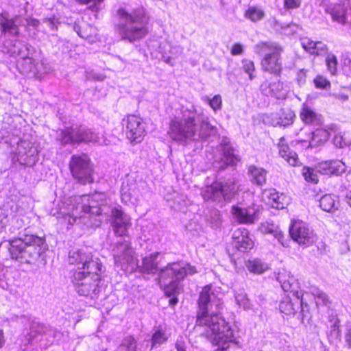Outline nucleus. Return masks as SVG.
I'll return each mask as SVG.
<instances>
[{
	"label": "nucleus",
	"mask_w": 351,
	"mask_h": 351,
	"mask_svg": "<svg viewBox=\"0 0 351 351\" xmlns=\"http://www.w3.org/2000/svg\"><path fill=\"white\" fill-rule=\"evenodd\" d=\"M300 117L306 124L318 125L321 123V115L316 113L306 104L302 105L300 112Z\"/></svg>",
	"instance_id": "obj_31"
},
{
	"label": "nucleus",
	"mask_w": 351,
	"mask_h": 351,
	"mask_svg": "<svg viewBox=\"0 0 351 351\" xmlns=\"http://www.w3.org/2000/svg\"><path fill=\"white\" fill-rule=\"evenodd\" d=\"M158 256L159 253L155 252L148 256H145L143 259L142 265L139 266L138 265L137 269H139L141 272L147 274H155L157 271H158L159 274L162 269L158 270V263L157 261Z\"/></svg>",
	"instance_id": "obj_28"
},
{
	"label": "nucleus",
	"mask_w": 351,
	"mask_h": 351,
	"mask_svg": "<svg viewBox=\"0 0 351 351\" xmlns=\"http://www.w3.org/2000/svg\"><path fill=\"white\" fill-rule=\"evenodd\" d=\"M26 23L27 25L32 26L34 28H37L40 24V21L34 18L26 19Z\"/></svg>",
	"instance_id": "obj_63"
},
{
	"label": "nucleus",
	"mask_w": 351,
	"mask_h": 351,
	"mask_svg": "<svg viewBox=\"0 0 351 351\" xmlns=\"http://www.w3.org/2000/svg\"><path fill=\"white\" fill-rule=\"evenodd\" d=\"M222 147V158L216 162V167L219 170L223 171L228 166H234L239 161V156L234 153V149L230 142L224 141L221 143Z\"/></svg>",
	"instance_id": "obj_22"
},
{
	"label": "nucleus",
	"mask_w": 351,
	"mask_h": 351,
	"mask_svg": "<svg viewBox=\"0 0 351 351\" xmlns=\"http://www.w3.org/2000/svg\"><path fill=\"white\" fill-rule=\"evenodd\" d=\"M29 330L30 337H34L38 335H43L48 330V327L38 322L32 321L30 325Z\"/></svg>",
	"instance_id": "obj_43"
},
{
	"label": "nucleus",
	"mask_w": 351,
	"mask_h": 351,
	"mask_svg": "<svg viewBox=\"0 0 351 351\" xmlns=\"http://www.w3.org/2000/svg\"><path fill=\"white\" fill-rule=\"evenodd\" d=\"M341 337V330H330L329 337L334 339H339Z\"/></svg>",
	"instance_id": "obj_64"
},
{
	"label": "nucleus",
	"mask_w": 351,
	"mask_h": 351,
	"mask_svg": "<svg viewBox=\"0 0 351 351\" xmlns=\"http://www.w3.org/2000/svg\"><path fill=\"white\" fill-rule=\"evenodd\" d=\"M255 51L257 53H265L262 60V68L265 71L279 75L282 71L281 53L283 49L273 42H261L256 45Z\"/></svg>",
	"instance_id": "obj_9"
},
{
	"label": "nucleus",
	"mask_w": 351,
	"mask_h": 351,
	"mask_svg": "<svg viewBox=\"0 0 351 351\" xmlns=\"http://www.w3.org/2000/svg\"><path fill=\"white\" fill-rule=\"evenodd\" d=\"M206 219L207 223L213 228H219L222 221L220 212L215 208L210 209L207 211Z\"/></svg>",
	"instance_id": "obj_36"
},
{
	"label": "nucleus",
	"mask_w": 351,
	"mask_h": 351,
	"mask_svg": "<svg viewBox=\"0 0 351 351\" xmlns=\"http://www.w3.org/2000/svg\"><path fill=\"white\" fill-rule=\"evenodd\" d=\"M127 138L134 143H141L146 134L145 123L136 115H128L123 120Z\"/></svg>",
	"instance_id": "obj_16"
},
{
	"label": "nucleus",
	"mask_w": 351,
	"mask_h": 351,
	"mask_svg": "<svg viewBox=\"0 0 351 351\" xmlns=\"http://www.w3.org/2000/svg\"><path fill=\"white\" fill-rule=\"evenodd\" d=\"M69 263L72 265H77L76 270L87 271L91 269L92 271H100L101 269V263L99 258H93L90 253H86L82 250H72L69 254Z\"/></svg>",
	"instance_id": "obj_15"
},
{
	"label": "nucleus",
	"mask_w": 351,
	"mask_h": 351,
	"mask_svg": "<svg viewBox=\"0 0 351 351\" xmlns=\"http://www.w3.org/2000/svg\"><path fill=\"white\" fill-rule=\"evenodd\" d=\"M333 142H334V145L337 147L341 148V147H343L344 145H346V143L343 142V137L341 135H336L334 137Z\"/></svg>",
	"instance_id": "obj_62"
},
{
	"label": "nucleus",
	"mask_w": 351,
	"mask_h": 351,
	"mask_svg": "<svg viewBox=\"0 0 351 351\" xmlns=\"http://www.w3.org/2000/svg\"><path fill=\"white\" fill-rule=\"evenodd\" d=\"M345 341L349 349L351 350V323H348L345 331Z\"/></svg>",
	"instance_id": "obj_58"
},
{
	"label": "nucleus",
	"mask_w": 351,
	"mask_h": 351,
	"mask_svg": "<svg viewBox=\"0 0 351 351\" xmlns=\"http://www.w3.org/2000/svg\"><path fill=\"white\" fill-rule=\"evenodd\" d=\"M328 70L332 75H335L337 70V57L332 53L327 56L326 58Z\"/></svg>",
	"instance_id": "obj_47"
},
{
	"label": "nucleus",
	"mask_w": 351,
	"mask_h": 351,
	"mask_svg": "<svg viewBox=\"0 0 351 351\" xmlns=\"http://www.w3.org/2000/svg\"><path fill=\"white\" fill-rule=\"evenodd\" d=\"M314 84L318 88L326 89L330 87V81L322 75H317L314 79Z\"/></svg>",
	"instance_id": "obj_49"
},
{
	"label": "nucleus",
	"mask_w": 351,
	"mask_h": 351,
	"mask_svg": "<svg viewBox=\"0 0 351 351\" xmlns=\"http://www.w3.org/2000/svg\"><path fill=\"white\" fill-rule=\"evenodd\" d=\"M291 239L300 245L309 246L317 239L315 234L310 230L306 223L300 220L294 221L289 227Z\"/></svg>",
	"instance_id": "obj_17"
},
{
	"label": "nucleus",
	"mask_w": 351,
	"mask_h": 351,
	"mask_svg": "<svg viewBox=\"0 0 351 351\" xmlns=\"http://www.w3.org/2000/svg\"><path fill=\"white\" fill-rule=\"evenodd\" d=\"M306 72L307 70L302 69H300L297 73L296 81L300 86L304 85L306 83Z\"/></svg>",
	"instance_id": "obj_56"
},
{
	"label": "nucleus",
	"mask_w": 351,
	"mask_h": 351,
	"mask_svg": "<svg viewBox=\"0 0 351 351\" xmlns=\"http://www.w3.org/2000/svg\"><path fill=\"white\" fill-rule=\"evenodd\" d=\"M295 117L294 112L290 108H282L275 115L276 121L273 124L287 126L293 123Z\"/></svg>",
	"instance_id": "obj_32"
},
{
	"label": "nucleus",
	"mask_w": 351,
	"mask_h": 351,
	"mask_svg": "<svg viewBox=\"0 0 351 351\" xmlns=\"http://www.w3.org/2000/svg\"><path fill=\"white\" fill-rule=\"evenodd\" d=\"M320 5L330 16L333 22L343 25L351 24V4L348 0L339 1L337 3L324 0Z\"/></svg>",
	"instance_id": "obj_12"
},
{
	"label": "nucleus",
	"mask_w": 351,
	"mask_h": 351,
	"mask_svg": "<svg viewBox=\"0 0 351 351\" xmlns=\"http://www.w3.org/2000/svg\"><path fill=\"white\" fill-rule=\"evenodd\" d=\"M222 308L223 302L211 287H204L198 300L196 324L205 327V336L214 344L230 342L234 338L230 326L219 315Z\"/></svg>",
	"instance_id": "obj_1"
},
{
	"label": "nucleus",
	"mask_w": 351,
	"mask_h": 351,
	"mask_svg": "<svg viewBox=\"0 0 351 351\" xmlns=\"http://www.w3.org/2000/svg\"><path fill=\"white\" fill-rule=\"evenodd\" d=\"M316 170L324 175L340 176L346 171V165L341 160H329L319 162Z\"/></svg>",
	"instance_id": "obj_25"
},
{
	"label": "nucleus",
	"mask_w": 351,
	"mask_h": 351,
	"mask_svg": "<svg viewBox=\"0 0 351 351\" xmlns=\"http://www.w3.org/2000/svg\"><path fill=\"white\" fill-rule=\"evenodd\" d=\"M136 341L132 336L123 339L117 348V351H136Z\"/></svg>",
	"instance_id": "obj_40"
},
{
	"label": "nucleus",
	"mask_w": 351,
	"mask_h": 351,
	"mask_svg": "<svg viewBox=\"0 0 351 351\" xmlns=\"http://www.w3.org/2000/svg\"><path fill=\"white\" fill-rule=\"evenodd\" d=\"M237 191V186L234 182L228 181L224 183L215 182L210 186H207L202 192L204 200L220 202L223 198L230 201Z\"/></svg>",
	"instance_id": "obj_13"
},
{
	"label": "nucleus",
	"mask_w": 351,
	"mask_h": 351,
	"mask_svg": "<svg viewBox=\"0 0 351 351\" xmlns=\"http://www.w3.org/2000/svg\"><path fill=\"white\" fill-rule=\"evenodd\" d=\"M210 107L215 110H220L222 105V99L219 95H215L212 99L209 101Z\"/></svg>",
	"instance_id": "obj_53"
},
{
	"label": "nucleus",
	"mask_w": 351,
	"mask_h": 351,
	"mask_svg": "<svg viewBox=\"0 0 351 351\" xmlns=\"http://www.w3.org/2000/svg\"><path fill=\"white\" fill-rule=\"evenodd\" d=\"M58 140L61 145L80 144V143H99V136L93 130L84 126L75 128H66L60 131Z\"/></svg>",
	"instance_id": "obj_11"
},
{
	"label": "nucleus",
	"mask_w": 351,
	"mask_h": 351,
	"mask_svg": "<svg viewBox=\"0 0 351 351\" xmlns=\"http://www.w3.org/2000/svg\"><path fill=\"white\" fill-rule=\"evenodd\" d=\"M296 301L301 308L300 315L301 316L302 322L304 323L305 319L308 321L311 319V317L309 316L308 305L306 303L303 302L302 296L298 300H296Z\"/></svg>",
	"instance_id": "obj_48"
},
{
	"label": "nucleus",
	"mask_w": 351,
	"mask_h": 351,
	"mask_svg": "<svg viewBox=\"0 0 351 351\" xmlns=\"http://www.w3.org/2000/svg\"><path fill=\"white\" fill-rule=\"evenodd\" d=\"M248 173L252 177V182L256 184L262 186L266 182L267 172L264 169L250 165L248 168Z\"/></svg>",
	"instance_id": "obj_34"
},
{
	"label": "nucleus",
	"mask_w": 351,
	"mask_h": 351,
	"mask_svg": "<svg viewBox=\"0 0 351 351\" xmlns=\"http://www.w3.org/2000/svg\"><path fill=\"white\" fill-rule=\"evenodd\" d=\"M302 45L306 51L313 54V50L316 47V42H314L308 38H304L302 40Z\"/></svg>",
	"instance_id": "obj_54"
},
{
	"label": "nucleus",
	"mask_w": 351,
	"mask_h": 351,
	"mask_svg": "<svg viewBox=\"0 0 351 351\" xmlns=\"http://www.w3.org/2000/svg\"><path fill=\"white\" fill-rule=\"evenodd\" d=\"M311 293L315 297V303L317 306H327L329 304L330 301L328 295L322 291L317 288H313Z\"/></svg>",
	"instance_id": "obj_42"
},
{
	"label": "nucleus",
	"mask_w": 351,
	"mask_h": 351,
	"mask_svg": "<svg viewBox=\"0 0 351 351\" xmlns=\"http://www.w3.org/2000/svg\"><path fill=\"white\" fill-rule=\"evenodd\" d=\"M235 300L237 304L243 307L244 309H249L251 307V303L248 299L247 294L243 291H240L235 293Z\"/></svg>",
	"instance_id": "obj_45"
},
{
	"label": "nucleus",
	"mask_w": 351,
	"mask_h": 351,
	"mask_svg": "<svg viewBox=\"0 0 351 351\" xmlns=\"http://www.w3.org/2000/svg\"><path fill=\"white\" fill-rule=\"evenodd\" d=\"M73 203L69 220V223H75L77 219L82 218L84 214L90 213L95 215H104L103 208L104 206L110 207V200L107 199L104 193H95L92 195H85L76 197L70 200Z\"/></svg>",
	"instance_id": "obj_5"
},
{
	"label": "nucleus",
	"mask_w": 351,
	"mask_h": 351,
	"mask_svg": "<svg viewBox=\"0 0 351 351\" xmlns=\"http://www.w3.org/2000/svg\"><path fill=\"white\" fill-rule=\"evenodd\" d=\"M279 155L284 158L290 165L296 166L298 162V155L291 150L285 143V137H281L278 143Z\"/></svg>",
	"instance_id": "obj_29"
},
{
	"label": "nucleus",
	"mask_w": 351,
	"mask_h": 351,
	"mask_svg": "<svg viewBox=\"0 0 351 351\" xmlns=\"http://www.w3.org/2000/svg\"><path fill=\"white\" fill-rule=\"evenodd\" d=\"M151 333V350L166 343L171 335L169 330L164 325L154 326Z\"/></svg>",
	"instance_id": "obj_26"
},
{
	"label": "nucleus",
	"mask_w": 351,
	"mask_h": 351,
	"mask_svg": "<svg viewBox=\"0 0 351 351\" xmlns=\"http://www.w3.org/2000/svg\"><path fill=\"white\" fill-rule=\"evenodd\" d=\"M242 63L244 71L249 74V77L251 80H253L255 77L252 73V72L255 70L254 62L249 60H243Z\"/></svg>",
	"instance_id": "obj_50"
},
{
	"label": "nucleus",
	"mask_w": 351,
	"mask_h": 351,
	"mask_svg": "<svg viewBox=\"0 0 351 351\" xmlns=\"http://www.w3.org/2000/svg\"><path fill=\"white\" fill-rule=\"evenodd\" d=\"M114 264L127 272H134L138 268V260L129 240L120 239L111 245Z\"/></svg>",
	"instance_id": "obj_8"
},
{
	"label": "nucleus",
	"mask_w": 351,
	"mask_h": 351,
	"mask_svg": "<svg viewBox=\"0 0 351 351\" xmlns=\"http://www.w3.org/2000/svg\"><path fill=\"white\" fill-rule=\"evenodd\" d=\"M69 169L72 176L78 183L85 185L94 182V167L88 155H73L69 162Z\"/></svg>",
	"instance_id": "obj_10"
},
{
	"label": "nucleus",
	"mask_w": 351,
	"mask_h": 351,
	"mask_svg": "<svg viewBox=\"0 0 351 351\" xmlns=\"http://www.w3.org/2000/svg\"><path fill=\"white\" fill-rule=\"evenodd\" d=\"M317 170L308 167H304L302 169V176L306 181L316 184L318 182V176Z\"/></svg>",
	"instance_id": "obj_44"
},
{
	"label": "nucleus",
	"mask_w": 351,
	"mask_h": 351,
	"mask_svg": "<svg viewBox=\"0 0 351 351\" xmlns=\"http://www.w3.org/2000/svg\"><path fill=\"white\" fill-rule=\"evenodd\" d=\"M177 351H186V341L185 338L180 336L179 337L175 344Z\"/></svg>",
	"instance_id": "obj_59"
},
{
	"label": "nucleus",
	"mask_w": 351,
	"mask_h": 351,
	"mask_svg": "<svg viewBox=\"0 0 351 351\" xmlns=\"http://www.w3.org/2000/svg\"><path fill=\"white\" fill-rule=\"evenodd\" d=\"M104 216L110 217L111 226L115 234L118 237L127 236L128 230L131 226L130 217L123 210L116 207H106L103 208Z\"/></svg>",
	"instance_id": "obj_14"
},
{
	"label": "nucleus",
	"mask_w": 351,
	"mask_h": 351,
	"mask_svg": "<svg viewBox=\"0 0 351 351\" xmlns=\"http://www.w3.org/2000/svg\"><path fill=\"white\" fill-rule=\"evenodd\" d=\"M243 52V46L239 43L234 44L231 49V53L234 56L241 55Z\"/></svg>",
	"instance_id": "obj_61"
},
{
	"label": "nucleus",
	"mask_w": 351,
	"mask_h": 351,
	"mask_svg": "<svg viewBox=\"0 0 351 351\" xmlns=\"http://www.w3.org/2000/svg\"><path fill=\"white\" fill-rule=\"evenodd\" d=\"M198 116L195 112L183 113L182 118L175 117L171 121L169 134L175 141L186 144L197 141Z\"/></svg>",
	"instance_id": "obj_6"
},
{
	"label": "nucleus",
	"mask_w": 351,
	"mask_h": 351,
	"mask_svg": "<svg viewBox=\"0 0 351 351\" xmlns=\"http://www.w3.org/2000/svg\"><path fill=\"white\" fill-rule=\"evenodd\" d=\"M119 21L116 31L121 40L130 43L138 41L149 34V17L143 8L128 12L123 8L118 10Z\"/></svg>",
	"instance_id": "obj_3"
},
{
	"label": "nucleus",
	"mask_w": 351,
	"mask_h": 351,
	"mask_svg": "<svg viewBox=\"0 0 351 351\" xmlns=\"http://www.w3.org/2000/svg\"><path fill=\"white\" fill-rule=\"evenodd\" d=\"M328 133L323 130H316L311 132V138L308 147H313L323 143L327 140Z\"/></svg>",
	"instance_id": "obj_37"
},
{
	"label": "nucleus",
	"mask_w": 351,
	"mask_h": 351,
	"mask_svg": "<svg viewBox=\"0 0 351 351\" xmlns=\"http://www.w3.org/2000/svg\"><path fill=\"white\" fill-rule=\"evenodd\" d=\"M11 258L23 263L34 264L48 250L45 237L25 234L5 241Z\"/></svg>",
	"instance_id": "obj_2"
},
{
	"label": "nucleus",
	"mask_w": 351,
	"mask_h": 351,
	"mask_svg": "<svg viewBox=\"0 0 351 351\" xmlns=\"http://www.w3.org/2000/svg\"><path fill=\"white\" fill-rule=\"evenodd\" d=\"M320 208L326 212L332 213L338 208L337 197L332 195H325L319 199Z\"/></svg>",
	"instance_id": "obj_35"
},
{
	"label": "nucleus",
	"mask_w": 351,
	"mask_h": 351,
	"mask_svg": "<svg viewBox=\"0 0 351 351\" xmlns=\"http://www.w3.org/2000/svg\"><path fill=\"white\" fill-rule=\"evenodd\" d=\"M197 272L195 267L187 263L178 262L169 263L162 268L159 274V285L163 289L165 295L171 298L169 304L175 306L178 300L176 294L180 289V283L187 275Z\"/></svg>",
	"instance_id": "obj_4"
},
{
	"label": "nucleus",
	"mask_w": 351,
	"mask_h": 351,
	"mask_svg": "<svg viewBox=\"0 0 351 351\" xmlns=\"http://www.w3.org/2000/svg\"><path fill=\"white\" fill-rule=\"evenodd\" d=\"M197 141H206L210 137H215L218 135L217 128L211 125L206 119H199L198 117Z\"/></svg>",
	"instance_id": "obj_27"
},
{
	"label": "nucleus",
	"mask_w": 351,
	"mask_h": 351,
	"mask_svg": "<svg viewBox=\"0 0 351 351\" xmlns=\"http://www.w3.org/2000/svg\"><path fill=\"white\" fill-rule=\"evenodd\" d=\"M289 199L286 195L274 190L269 196V203L276 209H283L288 204Z\"/></svg>",
	"instance_id": "obj_33"
},
{
	"label": "nucleus",
	"mask_w": 351,
	"mask_h": 351,
	"mask_svg": "<svg viewBox=\"0 0 351 351\" xmlns=\"http://www.w3.org/2000/svg\"><path fill=\"white\" fill-rule=\"evenodd\" d=\"M43 23H46L51 30H57L59 24L56 18H46L43 19Z\"/></svg>",
	"instance_id": "obj_57"
},
{
	"label": "nucleus",
	"mask_w": 351,
	"mask_h": 351,
	"mask_svg": "<svg viewBox=\"0 0 351 351\" xmlns=\"http://www.w3.org/2000/svg\"><path fill=\"white\" fill-rule=\"evenodd\" d=\"M260 90L264 95L278 99H285L287 94V90L284 88V84L280 81L271 82L265 80L261 84Z\"/></svg>",
	"instance_id": "obj_23"
},
{
	"label": "nucleus",
	"mask_w": 351,
	"mask_h": 351,
	"mask_svg": "<svg viewBox=\"0 0 351 351\" xmlns=\"http://www.w3.org/2000/svg\"><path fill=\"white\" fill-rule=\"evenodd\" d=\"M247 267L250 271L256 274L263 273L268 269L267 265L263 263L260 259H254L253 261H250L247 263Z\"/></svg>",
	"instance_id": "obj_39"
},
{
	"label": "nucleus",
	"mask_w": 351,
	"mask_h": 351,
	"mask_svg": "<svg viewBox=\"0 0 351 351\" xmlns=\"http://www.w3.org/2000/svg\"><path fill=\"white\" fill-rule=\"evenodd\" d=\"M294 304L292 302L290 295H288L280 302L279 304L280 311L286 315H294L295 313V308Z\"/></svg>",
	"instance_id": "obj_38"
},
{
	"label": "nucleus",
	"mask_w": 351,
	"mask_h": 351,
	"mask_svg": "<svg viewBox=\"0 0 351 351\" xmlns=\"http://www.w3.org/2000/svg\"><path fill=\"white\" fill-rule=\"evenodd\" d=\"M77 1L81 3L88 5L89 9H90L92 11L97 12L100 9V8H99L100 3L102 2L104 0H77Z\"/></svg>",
	"instance_id": "obj_51"
},
{
	"label": "nucleus",
	"mask_w": 351,
	"mask_h": 351,
	"mask_svg": "<svg viewBox=\"0 0 351 351\" xmlns=\"http://www.w3.org/2000/svg\"><path fill=\"white\" fill-rule=\"evenodd\" d=\"M277 280L281 285L282 289L285 292H289L293 296L295 297V299L298 300L302 294L298 291V282L293 276L286 270L280 271L277 276Z\"/></svg>",
	"instance_id": "obj_21"
},
{
	"label": "nucleus",
	"mask_w": 351,
	"mask_h": 351,
	"mask_svg": "<svg viewBox=\"0 0 351 351\" xmlns=\"http://www.w3.org/2000/svg\"><path fill=\"white\" fill-rule=\"evenodd\" d=\"M27 146L29 147V149L27 152H24V156H25L26 158L23 159V161L26 164H34L37 159L38 151L36 147L29 146V143Z\"/></svg>",
	"instance_id": "obj_46"
},
{
	"label": "nucleus",
	"mask_w": 351,
	"mask_h": 351,
	"mask_svg": "<svg viewBox=\"0 0 351 351\" xmlns=\"http://www.w3.org/2000/svg\"><path fill=\"white\" fill-rule=\"evenodd\" d=\"M3 51L11 56H18L19 58L30 55L34 48L29 44L16 39H9L4 42Z\"/></svg>",
	"instance_id": "obj_20"
},
{
	"label": "nucleus",
	"mask_w": 351,
	"mask_h": 351,
	"mask_svg": "<svg viewBox=\"0 0 351 351\" xmlns=\"http://www.w3.org/2000/svg\"><path fill=\"white\" fill-rule=\"evenodd\" d=\"M245 16L253 22L261 20L265 16V12L256 7H250L245 13Z\"/></svg>",
	"instance_id": "obj_41"
},
{
	"label": "nucleus",
	"mask_w": 351,
	"mask_h": 351,
	"mask_svg": "<svg viewBox=\"0 0 351 351\" xmlns=\"http://www.w3.org/2000/svg\"><path fill=\"white\" fill-rule=\"evenodd\" d=\"M233 245L239 251L245 252L254 247V241L249 237V232L245 228L236 230L232 234Z\"/></svg>",
	"instance_id": "obj_24"
},
{
	"label": "nucleus",
	"mask_w": 351,
	"mask_h": 351,
	"mask_svg": "<svg viewBox=\"0 0 351 351\" xmlns=\"http://www.w3.org/2000/svg\"><path fill=\"white\" fill-rule=\"evenodd\" d=\"M19 17L14 19H8L5 16L0 14V30L2 33L9 34L12 36H16L19 33V27L16 22Z\"/></svg>",
	"instance_id": "obj_30"
},
{
	"label": "nucleus",
	"mask_w": 351,
	"mask_h": 351,
	"mask_svg": "<svg viewBox=\"0 0 351 351\" xmlns=\"http://www.w3.org/2000/svg\"><path fill=\"white\" fill-rule=\"evenodd\" d=\"M284 4L288 9H294L300 5V0H284Z\"/></svg>",
	"instance_id": "obj_60"
},
{
	"label": "nucleus",
	"mask_w": 351,
	"mask_h": 351,
	"mask_svg": "<svg viewBox=\"0 0 351 351\" xmlns=\"http://www.w3.org/2000/svg\"><path fill=\"white\" fill-rule=\"evenodd\" d=\"M327 46L326 45L322 43V42H316V47L313 50V54H315L317 56L325 54L327 52Z\"/></svg>",
	"instance_id": "obj_55"
},
{
	"label": "nucleus",
	"mask_w": 351,
	"mask_h": 351,
	"mask_svg": "<svg viewBox=\"0 0 351 351\" xmlns=\"http://www.w3.org/2000/svg\"><path fill=\"white\" fill-rule=\"evenodd\" d=\"M260 212V206L256 204H252L247 208L232 206L230 211L233 219L237 222L245 224L254 223L258 219Z\"/></svg>",
	"instance_id": "obj_18"
},
{
	"label": "nucleus",
	"mask_w": 351,
	"mask_h": 351,
	"mask_svg": "<svg viewBox=\"0 0 351 351\" xmlns=\"http://www.w3.org/2000/svg\"><path fill=\"white\" fill-rule=\"evenodd\" d=\"M93 272L91 269L87 271L75 270L72 282L76 292L82 296L92 299L97 298L101 291V274L104 271L103 265L100 271Z\"/></svg>",
	"instance_id": "obj_7"
},
{
	"label": "nucleus",
	"mask_w": 351,
	"mask_h": 351,
	"mask_svg": "<svg viewBox=\"0 0 351 351\" xmlns=\"http://www.w3.org/2000/svg\"><path fill=\"white\" fill-rule=\"evenodd\" d=\"M17 67L21 73L24 74H32L33 77L40 78L46 72L43 63L36 61L29 55L20 58L17 60Z\"/></svg>",
	"instance_id": "obj_19"
},
{
	"label": "nucleus",
	"mask_w": 351,
	"mask_h": 351,
	"mask_svg": "<svg viewBox=\"0 0 351 351\" xmlns=\"http://www.w3.org/2000/svg\"><path fill=\"white\" fill-rule=\"evenodd\" d=\"M274 238H276L278 242L285 247H289L290 240L285 238V235L282 231L278 230L274 232Z\"/></svg>",
	"instance_id": "obj_52"
}]
</instances>
